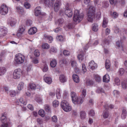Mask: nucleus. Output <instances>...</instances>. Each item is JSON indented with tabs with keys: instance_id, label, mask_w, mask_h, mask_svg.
<instances>
[{
	"instance_id": "obj_1",
	"label": "nucleus",
	"mask_w": 127,
	"mask_h": 127,
	"mask_svg": "<svg viewBox=\"0 0 127 127\" xmlns=\"http://www.w3.org/2000/svg\"><path fill=\"white\" fill-rule=\"evenodd\" d=\"M83 18V13L79 14V11L78 10H75L73 17L74 22L78 23L82 20Z\"/></svg>"
},
{
	"instance_id": "obj_2",
	"label": "nucleus",
	"mask_w": 127,
	"mask_h": 127,
	"mask_svg": "<svg viewBox=\"0 0 127 127\" xmlns=\"http://www.w3.org/2000/svg\"><path fill=\"white\" fill-rule=\"evenodd\" d=\"M14 60L17 64H21L24 62L25 57L24 55L21 54H18L15 56Z\"/></svg>"
},
{
	"instance_id": "obj_3",
	"label": "nucleus",
	"mask_w": 127,
	"mask_h": 127,
	"mask_svg": "<svg viewBox=\"0 0 127 127\" xmlns=\"http://www.w3.org/2000/svg\"><path fill=\"white\" fill-rule=\"evenodd\" d=\"M8 10L7 6L4 4H2L0 7V13L5 15L8 13Z\"/></svg>"
},
{
	"instance_id": "obj_4",
	"label": "nucleus",
	"mask_w": 127,
	"mask_h": 127,
	"mask_svg": "<svg viewBox=\"0 0 127 127\" xmlns=\"http://www.w3.org/2000/svg\"><path fill=\"white\" fill-rule=\"evenodd\" d=\"M22 74V71L20 68L15 69L13 72V77L15 79H18L20 77Z\"/></svg>"
},
{
	"instance_id": "obj_5",
	"label": "nucleus",
	"mask_w": 127,
	"mask_h": 127,
	"mask_svg": "<svg viewBox=\"0 0 127 127\" xmlns=\"http://www.w3.org/2000/svg\"><path fill=\"white\" fill-rule=\"evenodd\" d=\"M16 9V11L20 16H24L25 15L26 12L21 7L17 6Z\"/></svg>"
},
{
	"instance_id": "obj_6",
	"label": "nucleus",
	"mask_w": 127,
	"mask_h": 127,
	"mask_svg": "<svg viewBox=\"0 0 127 127\" xmlns=\"http://www.w3.org/2000/svg\"><path fill=\"white\" fill-rule=\"evenodd\" d=\"M95 8L94 6H90L88 9L87 14L95 15Z\"/></svg>"
},
{
	"instance_id": "obj_7",
	"label": "nucleus",
	"mask_w": 127,
	"mask_h": 127,
	"mask_svg": "<svg viewBox=\"0 0 127 127\" xmlns=\"http://www.w3.org/2000/svg\"><path fill=\"white\" fill-rule=\"evenodd\" d=\"M16 104L20 105L21 103L23 104L24 105H26L27 103V101L25 99L21 97L16 102Z\"/></svg>"
},
{
	"instance_id": "obj_8",
	"label": "nucleus",
	"mask_w": 127,
	"mask_h": 127,
	"mask_svg": "<svg viewBox=\"0 0 127 127\" xmlns=\"http://www.w3.org/2000/svg\"><path fill=\"white\" fill-rule=\"evenodd\" d=\"M89 68L93 70L97 68V65L93 61H92L89 63Z\"/></svg>"
},
{
	"instance_id": "obj_9",
	"label": "nucleus",
	"mask_w": 127,
	"mask_h": 127,
	"mask_svg": "<svg viewBox=\"0 0 127 127\" xmlns=\"http://www.w3.org/2000/svg\"><path fill=\"white\" fill-rule=\"evenodd\" d=\"M84 100V98L82 96H79L76 98V100H74L73 102L75 103H77L78 104H81L82 103Z\"/></svg>"
},
{
	"instance_id": "obj_10",
	"label": "nucleus",
	"mask_w": 127,
	"mask_h": 127,
	"mask_svg": "<svg viewBox=\"0 0 127 127\" xmlns=\"http://www.w3.org/2000/svg\"><path fill=\"white\" fill-rule=\"evenodd\" d=\"M40 86L38 85H36L34 83H30L29 84V88L32 90H35L36 88H40Z\"/></svg>"
},
{
	"instance_id": "obj_11",
	"label": "nucleus",
	"mask_w": 127,
	"mask_h": 127,
	"mask_svg": "<svg viewBox=\"0 0 127 127\" xmlns=\"http://www.w3.org/2000/svg\"><path fill=\"white\" fill-rule=\"evenodd\" d=\"M64 22V20L63 18H60L56 21L55 24L59 26H61L63 24Z\"/></svg>"
},
{
	"instance_id": "obj_12",
	"label": "nucleus",
	"mask_w": 127,
	"mask_h": 127,
	"mask_svg": "<svg viewBox=\"0 0 127 127\" xmlns=\"http://www.w3.org/2000/svg\"><path fill=\"white\" fill-rule=\"evenodd\" d=\"M65 13L69 17H71L73 15V13L71 10L68 9H65Z\"/></svg>"
},
{
	"instance_id": "obj_13",
	"label": "nucleus",
	"mask_w": 127,
	"mask_h": 127,
	"mask_svg": "<svg viewBox=\"0 0 127 127\" xmlns=\"http://www.w3.org/2000/svg\"><path fill=\"white\" fill-rule=\"evenodd\" d=\"M87 19L88 21L89 22H93L95 15L87 14Z\"/></svg>"
},
{
	"instance_id": "obj_14",
	"label": "nucleus",
	"mask_w": 127,
	"mask_h": 127,
	"mask_svg": "<svg viewBox=\"0 0 127 127\" xmlns=\"http://www.w3.org/2000/svg\"><path fill=\"white\" fill-rule=\"evenodd\" d=\"M44 3L46 6L50 7L53 6V2L52 1L50 2V0H43Z\"/></svg>"
},
{
	"instance_id": "obj_15",
	"label": "nucleus",
	"mask_w": 127,
	"mask_h": 127,
	"mask_svg": "<svg viewBox=\"0 0 127 127\" xmlns=\"http://www.w3.org/2000/svg\"><path fill=\"white\" fill-rule=\"evenodd\" d=\"M60 0H58L57 2H56L54 4V10L56 12H57L59 9Z\"/></svg>"
},
{
	"instance_id": "obj_16",
	"label": "nucleus",
	"mask_w": 127,
	"mask_h": 127,
	"mask_svg": "<svg viewBox=\"0 0 127 127\" xmlns=\"http://www.w3.org/2000/svg\"><path fill=\"white\" fill-rule=\"evenodd\" d=\"M24 30L25 28L24 27L22 26H20L18 32V33H17V36H20Z\"/></svg>"
},
{
	"instance_id": "obj_17",
	"label": "nucleus",
	"mask_w": 127,
	"mask_h": 127,
	"mask_svg": "<svg viewBox=\"0 0 127 127\" xmlns=\"http://www.w3.org/2000/svg\"><path fill=\"white\" fill-rule=\"evenodd\" d=\"M34 14L37 16L41 14V8L40 7H36L35 9Z\"/></svg>"
},
{
	"instance_id": "obj_18",
	"label": "nucleus",
	"mask_w": 127,
	"mask_h": 127,
	"mask_svg": "<svg viewBox=\"0 0 127 127\" xmlns=\"http://www.w3.org/2000/svg\"><path fill=\"white\" fill-rule=\"evenodd\" d=\"M37 31V29L35 27L30 28L28 31L29 33L30 34H35Z\"/></svg>"
},
{
	"instance_id": "obj_19",
	"label": "nucleus",
	"mask_w": 127,
	"mask_h": 127,
	"mask_svg": "<svg viewBox=\"0 0 127 127\" xmlns=\"http://www.w3.org/2000/svg\"><path fill=\"white\" fill-rule=\"evenodd\" d=\"M69 105V103L66 101L64 100L62 101L61 103V105L63 109H65L64 108Z\"/></svg>"
},
{
	"instance_id": "obj_20",
	"label": "nucleus",
	"mask_w": 127,
	"mask_h": 127,
	"mask_svg": "<svg viewBox=\"0 0 127 127\" xmlns=\"http://www.w3.org/2000/svg\"><path fill=\"white\" fill-rule=\"evenodd\" d=\"M6 115L5 114H2L0 117V120L2 123H4L6 122Z\"/></svg>"
},
{
	"instance_id": "obj_21",
	"label": "nucleus",
	"mask_w": 127,
	"mask_h": 127,
	"mask_svg": "<svg viewBox=\"0 0 127 127\" xmlns=\"http://www.w3.org/2000/svg\"><path fill=\"white\" fill-rule=\"evenodd\" d=\"M72 78L74 82L78 83L80 81L78 75L77 74H73L72 75Z\"/></svg>"
},
{
	"instance_id": "obj_22",
	"label": "nucleus",
	"mask_w": 127,
	"mask_h": 127,
	"mask_svg": "<svg viewBox=\"0 0 127 127\" xmlns=\"http://www.w3.org/2000/svg\"><path fill=\"white\" fill-rule=\"evenodd\" d=\"M0 31L3 33V35H5L7 33V28L3 26L0 27Z\"/></svg>"
},
{
	"instance_id": "obj_23",
	"label": "nucleus",
	"mask_w": 127,
	"mask_h": 127,
	"mask_svg": "<svg viewBox=\"0 0 127 127\" xmlns=\"http://www.w3.org/2000/svg\"><path fill=\"white\" fill-rule=\"evenodd\" d=\"M59 80L62 83H64L66 81V79L65 76L63 75H61L59 76Z\"/></svg>"
},
{
	"instance_id": "obj_24",
	"label": "nucleus",
	"mask_w": 127,
	"mask_h": 127,
	"mask_svg": "<svg viewBox=\"0 0 127 127\" xmlns=\"http://www.w3.org/2000/svg\"><path fill=\"white\" fill-rule=\"evenodd\" d=\"M80 117L82 119H84L86 117V112L83 111H81L80 112Z\"/></svg>"
},
{
	"instance_id": "obj_25",
	"label": "nucleus",
	"mask_w": 127,
	"mask_h": 127,
	"mask_svg": "<svg viewBox=\"0 0 127 127\" xmlns=\"http://www.w3.org/2000/svg\"><path fill=\"white\" fill-rule=\"evenodd\" d=\"M122 88L124 89H127V80H125L122 82Z\"/></svg>"
},
{
	"instance_id": "obj_26",
	"label": "nucleus",
	"mask_w": 127,
	"mask_h": 127,
	"mask_svg": "<svg viewBox=\"0 0 127 127\" xmlns=\"http://www.w3.org/2000/svg\"><path fill=\"white\" fill-rule=\"evenodd\" d=\"M44 38L45 39H47L50 41L49 42H51V41L53 40V38L52 36H49L46 34H44Z\"/></svg>"
},
{
	"instance_id": "obj_27",
	"label": "nucleus",
	"mask_w": 127,
	"mask_h": 127,
	"mask_svg": "<svg viewBox=\"0 0 127 127\" xmlns=\"http://www.w3.org/2000/svg\"><path fill=\"white\" fill-rule=\"evenodd\" d=\"M92 29L93 31L96 32L98 29V26L97 24L96 23L93 24L92 25Z\"/></svg>"
},
{
	"instance_id": "obj_28",
	"label": "nucleus",
	"mask_w": 127,
	"mask_h": 127,
	"mask_svg": "<svg viewBox=\"0 0 127 127\" xmlns=\"http://www.w3.org/2000/svg\"><path fill=\"white\" fill-rule=\"evenodd\" d=\"M109 42V41L108 40L105 39L102 42L101 45L103 47L107 46L108 45Z\"/></svg>"
},
{
	"instance_id": "obj_29",
	"label": "nucleus",
	"mask_w": 127,
	"mask_h": 127,
	"mask_svg": "<svg viewBox=\"0 0 127 127\" xmlns=\"http://www.w3.org/2000/svg\"><path fill=\"white\" fill-rule=\"evenodd\" d=\"M110 80L108 74H106L103 77V81L104 82H107Z\"/></svg>"
},
{
	"instance_id": "obj_30",
	"label": "nucleus",
	"mask_w": 127,
	"mask_h": 127,
	"mask_svg": "<svg viewBox=\"0 0 127 127\" xmlns=\"http://www.w3.org/2000/svg\"><path fill=\"white\" fill-rule=\"evenodd\" d=\"M127 116V111L125 109H123L122 110V113L121 115V117L123 119L126 118Z\"/></svg>"
},
{
	"instance_id": "obj_31",
	"label": "nucleus",
	"mask_w": 127,
	"mask_h": 127,
	"mask_svg": "<svg viewBox=\"0 0 127 127\" xmlns=\"http://www.w3.org/2000/svg\"><path fill=\"white\" fill-rule=\"evenodd\" d=\"M44 81L47 83L50 84L52 82V80L51 78L49 77H47L44 78Z\"/></svg>"
},
{
	"instance_id": "obj_32",
	"label": "nucleus",
	"mask_w": 127,
	"mask_h": 127,
	"mask_svg": "<svg viewBox=\"0 0 127 127\" xmlns=\"http://www.w3.org/2000/svg\"><path fill=\"white\" fill-rule=\"evenodd\" d=\"M104 107L106 110H107L109 108H110L111 109H112L114 108V106L113 105L111 104L110 105H108L107 104H105Z\"/></svg>"
},
{
	"instance_id": "obj_33",
	"label": "nucleus",
	"mask_w": 127,
	"mask_h": 127,
	"mask_svg": "<svg viewBox=\"0 0 127 127\" xmlns=\"http://www.w3.org/2000/svg\"><path fill=\"white\" fill-rule=\"evenodd\" d=\"M8 94L11 97H14L16 95V93L14 90H11L9 92Z\"/></svg>"
},
{
	"instance_id": "obj_34",
	"label": "nucleus",
	"mask_w": 127,
	"mask_h": 127,
	"mask_svg": "<svg viewBox=\"0 0 127 127\" xmlns=\"http://www.w3.org/2000/svg\"><path fill=\"white\" fill-rule=\"evenodd\" d=\"M71 96L72 98V101L73 102L74 100H76V98L77 97L75 93L73 92H72L71 93Z\"/></svg>"
},
{
	"instance_id": "obj_35",
	"label": "nucleus",
	"mask_w": 127,
	"mask_h": 127,
	"mask_svg": "<svg viewBox=\"0 0 127 127\" xmlns=\"http://www.w3.org/2000/svg\"><path fill=\"white\" fill-rule=\"evenodd\" d=\"M114 85H119L120 84V79L118 77H116L114 79Z\"/></svg>"
},
{
	"instance_id": "obj_36",
	"label": "nucleus",
	"mask_w": 127,
	"mask_h": 127,
	"mask_svg": "<svg viewBox=\"0 0 127 127\" xmlns=\"http://www.w3.org/2000/svg\"><path fill=\"white\" fill-rule=\"evenodd\" d=\"M56 61L54 59H53L50 62V65L52 67H55L56 66Z\"/></svg>"
},
{
	"instance_id": "obj_37",
	"label": "nucleus",
	"mask_w": 127,
	"mask_h": 127,
	"mask_svg": "<svg viewBox=\"0 0 127 127\" xmlns=\"http://www.w3.org/2000/svg\"><path fill=\"white\" fill-rule=\"evenodd\" d=\"M108 21L107 19L106 18H104V19L103 21V23L102 24V26L104 28L106 27Z\"/></svg>"
},
{
	"instance_id": "obj_38",
	"label": "nucleus",
	"mask_w": 127,
	"mask_h": 127,
	"mask_svg": "<svg viewBox=\"0 0 127 127\" xmlns=\"http://www.w3.org/2000/svg\"><path fill=\"white\" fill-rule=\"evenodd\" d=\"M24 85V83L23 82H21L19 83L18 86V89L19 90H21L23 88Z\"/></svg>"
},
{
	"instance_id": "obj_39",
	"label": "nucleus",
	"mask_w": 127,
	"mask_h": 127,
	"mask_svg": "<svg viewBox=\"0 0 127 127\" xmlns=\"http://www.w3.org/2000/svg\"><path fill=\"white\" fill-rule=\"evenodd\" d=\"M111 15L113 18H116L118 17V14L116 12H111L110 13Z\"/></svg>"
},
{
	"instance_id": "obj_40",
	"label": "nucleus",
	"mask_w": 127,
	"mask_h": 127,
	"mask_svg": "<svg viewBox=\"0 0 127 127\" xmlns=\"http://www.w3.org/2000/svg\"><path fill=\"white\" fill-rule=\"evenodd\" d=\"M105 66L106 68L107 69H109L110 67V64L109 60L107 59L106 60Z\"/></svg>"
},
{
	"instance_id": "obj_41",
	"label": "nucleus",
	"mask_w": 127,
	"mask_h": 127,
	"mask_svg": "<svg viewBox=\"0 0 127 127\" xmlns=\"http://www.w3.org/2000/svg\"><path fill=\"white\" fill-rule=\"evenodd\" d=\"M96 92L98 93H104V91L103 89L101 87H99L96 90Z\"/></svg>"
},
{
	"instance_id": "obj_42",
	"label": "nucleus",
	"mask_w": 127,
	"mask_h": 127,
	"mask_svg": "<svg viewBox=\"0 0 127 127\" xmlns=\"http://www.w3.org/2000/svg\"><path fill=\"white\" fill-rule=\"evenodd\" d=\"M38 114L42 117H44L45 115V113L44 111L42 109H41L38 111Z\"/></svg>"
},
{
	"instance_id": "obj_43",
	"label": "nucleus",
	"mask_w": 127,
	"mask_h": 127,
	"mask_svg": "<svg viewBox=\"0 0 127 127\" xmlns=\"http://www.w3.org/2000/svg\"><path fill=\"white\" fill-rule=\"evenodd\" d=\"M78 58L79 61L81 62L84 59V56L81 53V54H79L78 55Z\"/></svg>"
},
{
	"instance_id": "obj_44",
	"label": "nucleus",
	"mask_w": 127,
	"mask_h": 127,
	"mask_svg": "<svg viewBox=\"0 0 127 127\" xmlns=\"http://www.w3.org/2000/svg\"><path fill=\"white\" fill-rule=\"evenodd\" d=\"M64 108L65 109H63L66 112H68L70 111L71 109V107L69 105L66 107V106Z\"/></svg>"
},
{
	"instance_id": "obj_45",
	"label": "nucleus",
	"mask_w": 127,
	"mask_h": 127,
	"mask_svg": "<svg viewBox=\"0 0 127 127\" xmlns=\"http://www.w3.org/2000/svg\"><path fill=\"white\" fill-rule=\"evenodd\" d=\"M16 23V20L15 19H13L11 20L10 23V24L11 26H14Z\"/></svg>"
},
{
	"instance_id": "obj_46",
	"label": "nucleus",
	"mask_w": 127,
	"mask_h": 127,
	"mask_svg": "<svg viewBox=\"0 0 127 127\" xmlns=\"http://www.w3.org/2000/svg\"><path fill=\"white\" fill-rule=\"evenodd\" d=\"M59 104V103L57 100H55L53 102V105L55 107H57Z\"/></svg>"
},
{
	"instance_id": "obj_47",
	"label": "nucleus",
	"mask_w": 127,
	"mask_h": 127,
	"mask_svg": "<svg viewBox=\"0 0 127 127\" xmlns=\"http://www.w3.org/2000/svg\"><path fill=\"white\" fill-rule=\"evenodd\" d=\"M6 71V70L5 67H1L0 68V72L2 74H4Z\"/></svg>"
},
{
	"instance_id": "obj_48",
	"label": "nucleus",
	"mask_w": 127,
	"mask_h": 127,
	"mask_svg": "<svg viewBox=\"0 0 127 127\" xmlns=\"http://www.w3.org/2000/svg\"><path fill=\"white\" fill-rule=\"evenodd\" d=\"M42 48L45 49H47L50 47L49 45L46 43H43L42 45Z\"/></svg>"
},
{
	"instance_id": "obj_49",
	"label": "nucleus",
	"mask_w": 127,
	"mask_h": 127,
	"mask_svg": "<svg viewBox=\"0 0 127 127\" xmlns=\"http://www.w3.org/2000/svg\"><path fill=\"white\" fill-rule=\"evenodd\" d=\"M72 5L71 3H67L66 5V9H68L71 10L72 8Z\"/></svg>"
},
{
	"instance_id": "obj_50",
	"label": "nucleus",
	"mask_w": 127,
	"mask_h": 127,
	"mask_svg": "<svg viewBox=\"0 0 127 127\" xmlns=\"http://www.w3.org/2000/svg\"><path fill=\"white\" fill-rule=\"evenodd\" d=\"M56 91L57 97L58 99H60L61 97V95L60 93V90L59 89H57Z\"/></svg>"
},
{
	"instance_id": "obj_51",
	"label": "nucleus",
	"mask_w": 127,
	"mask_h": 127,
	"mask_svg": "<svg viewBox=\"0 0 127 127\" xmlns=\"http://www.w3.org/2000/svg\"><path fill=\"white\" fill-rule=\"evenodd\" d=\"M57 40L60 41H62L64 40V38L62 35L58 36L56 37Z\"/></svg>"
},
{
	"instance_id": "obj_52",
	"label": "nucleus",
	"mask_w": 127,
	"mask_h": 127,
	"mask_svg": "<svg viewBox=\"0 0 127 127\" xmlns=\"http://www.w3.org/2000/svg\"><path fill=\"white\" fill-rule=\"evenodd\" d=\"M95 78L96 81L98 82H99L101 81V78L98 75L95 76Z\"/></svg>"
},
{
	"instance_id": "obj_53",
	"label": "nucleus",
	"mask_w": 127,
	"mask_h": 127,
	"mask_svg": "<svg viewBox=\"0 0 127 127\" xmlns=\"http://www.w3.org/2000/svg\"><path fill=\"white\" fill-rule=\"evenodd\" d=\"M107 110L106 111H104L103 114V118H107L109 116V113Z\"/></svg>"
},
{
	"instance_id": "obj_54",
	"label": "nucleus",
	"mask_w": 127,
	"mask_h": 127,
	"mask_svg": "<svg viewBox=\"0 0 127 127\" xmlns=\"http://www.w3.org/2000/svg\"><path fill=\"white\" fill-rule=\"evenodd\" d=\"M125 72V70L123 68H121L119 69L118 73L121 75H123Z\"/></svg>"
},
{
	"instance_id": "obj_55",
	"label": "nucleus",
	"mask_w": 127,
	"mask_h": 127,
	"mask_svg": "<svg viewBox=\"0 0 127 127\" xmlns=\"http://www.w3.org/2000/svg\"><path fill=\"white\" fill-rule=\"evenodd\" d=\"M45 110L48 112H50V108L49 106L48 105H45Z\"/></svg>"
},
{
	"instance_id": "obj_56",
	"label": "nucleus",
	"mask_w": 127,
	"mask_h": 127,
	"mask_svg": "<svg viewBox=\"0 0 127 127\" xmlns=\"http://www.w3.org/2000/svg\"><path fill=\"white\" fill-rule=\"evenodd\" d=\"M116 1L122 5H124L125 3V0H116Z\"/></svg>"
},
{
	"instance_id": "obj_57",
	"label": "nucleus",
	"mask_w": 127,
	"mask_h": 127,
	"mask_svg": "<svg viewBox=\"0 0 127 127\" xmlns=\"http://www.w3.org/2000/svg\"><path fill=\"white\" fill-rule=\"evenodd\" d=\"M86 90L84 89H83L82 90V97L84 98L85 97V96L86 95Z\"/></svg>"
},
{
	"instance_id": "obj_58",
	"label": "nucleus",
	"mask_w": 127,
	"mask_h": 127,
	"mask_svg": "<svg viewBox=\"0 0 127 127\" xmlns=\"http://www.w3.org/2000/svg\"><path fill=\"white\" fill-rule=\"evenodd\" d=\"M93 83L92 81L89 80H87L86 82V85L88 86H91L93 84Z\"/></svg>"
},
{
	"instance_id": "obj_59",
	"label": "nucleus",
	"mask_w": 127,
	"mask_h": 127,
	"mask_svg": "<svg viewBox=\"0 0 127 127\" xmlns=\"http://www.w3.org/2000/svg\"><path fill=\"white\" fill-rule=\"evenodd\" d=\"M52 121L56 123L58 121V118L57 116L54 115L52 118Z\"/></svg>"
},
{
	"instance_id": "obj_60",
	"label": "nucleus",
	"mask_w": 127,
	"mask_h": 127,
	"mask_svg": "<svg viewBox=\"0 0 127 127\" xmlns=\"http://www.w3.org/2000/svg\"><path fill=\"white\" fill-rule=\"evenodd\" d=\"M113 94L114 96L117 97L119 95L120 93L117 90H114L113 91Z\"/></svg>"
},
{
	"instance_id": "obj_61",
	"label": "nucleus",
	"mask_w": 127,
	"mask_h": 127,
	"mask_svg": "<svg viewBox=\"0 0 127 127\" xmlns=\"http://www.w3.org/2000/svg\"><path fill=\"white\" fill-rule=\"evenodd\" d=\"M82 68L83 73H85L87 71V69L84 64H82Z\"/></svg>"
},
{
	"instance_id": "obj_62",
	"label": "nucleus",
	"mask_w": 127,
	"mask_h": 127,
	"mask_svg": "<svg viewBox=\"0 0 127 127\" xmlns=\"http://www.w3.org/2000/svg\"><path fill=\"white\" fill-rule=\"evenodd\" d=\"M34 54L36 57H38L40 54L39 50H35L34 52Z\"/></svg>"
},
{
	"instance_id": "obj_63",
	"label": "nucleus",
	"mask_w": 127,
	"mask_h": 127,
	"mask_svg": "<svg viewBox=\"0 0 127 127\" xmlns=\"http://www.w3.org/2000/svg\"><path fill=\"white\" fill-rule=\"evenodd\" d=\"M63 53L64 55L66 56L69 55L70 54L69 51L66 50H64V51Z\"/></svg>"
},
{
	"instance_id": "obj_64",
	"label": "nucleus",
	"mask_w": 127,
	"mask_h": 127,
	"mask_svg": "<svg viewBox=\"0 0 127 127\" xmlns=\"http://www.w3.org/2000/svg\"><path fill=\"white\" fill-rule=\"evenodd\" d=\"M25 7L26 9H29L31 5L30 4L27 2H25L24 4Z\"/></svg>"
}]
</instances>
